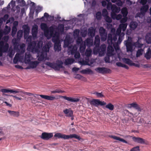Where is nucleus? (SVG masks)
Instances as JSON below:
<instances>
[{"mask_svg": "<svg viewBox=\"0 0 151 151\" xmlns=\"http://www.w3.org/2000/svg\"><path fill=\"white\" fill-rule=\"evenodd\" d=\"M8 112L10 115L18 117L19 116V113L18 111L8 110Z\"/></svg>", "mask_w": 151, "mask_h": 151, "instance_id": "ea45409f", "label": "nucleus"}, {"mask_svg": "<svg viewBox=\"0 0 151 151\" xmlns=\"http://www.w3.org/2000/svg\"><path fill=\"white\" fill-rule=\"evenodd\" d=\"M5 27L7 28H8V29H5L4 31V33L5 34L7 35L9 33V32H10V28H8V27L7 25H6L5 26Z\"/></svg>", "mask_w": 151, "mask_h": 151, "instance_id": "e2e57ef3", "label": "nucleus"}, {"mask_svg": "<svg viewBox=\"0 0 151 151\" xmlns=\"http://www.w3.org/2000/svg\"><path fill=\"white\" fill-rule=\"evenodd\" d=\"M99 48V49L101 55L103 54L106 50V46L104 44H102Z\"/></svg>", "mask_w": 151, "mask_h": 151, "instance_id": "7c9ffc66", "label": "nucleus"}, {"mask_svg": "<svg viewBox=\"0 0 151 151\" xmlns=\"http://www.w3.org/2000/svg\"><path fill=\"white\" fill-rule=\"evenodd\" d=\"M39 63L37 61H30L29 66L27 67V69L34 68L36 67Z\"/></svg>", "mask_w": 151, "mask_h": 151, "instance_id": "ddd939ff", "label": "nucleus"}, {"mask_svg": "<svg viewBox=\"0 0 151 151\" xmlns=\"http://www.w3.org/2000/svg\"><path fill=\"white\" fill-rule=\"evenodd\" d=\"M70 43V38L69 37H66L64 41V45L65 47H68Z\"/></svg>", "mask_w": 151, "mask_h": 151, "instance_id": "c9c22d12", "label": "nucleus"}, {"mask_svg": "<svg viewBox=\"0 0 151 151\" xmlns=\"http://www.w3.org/2000/svg\"><path fill=\"white\" fill-rule=\"evenodd\" d=\"M81 73L84 74H89L93 73V71L90 69L87 68L81 71Z\"/></svg>", "mask_w": 151, "mask_h": 151, "instance_id": "4c0bfd02", "label": "nucleus"}, {"mask_svg": "<svg viewBox=\"0 0 151 151\" xmlns=\"http://www.w3.org/2000/svg\"><path fill=\"white\" fill-rule=\"evenodd\" d=\"M13 43L14 45V49L15 50H18V49H19L18 48L19 45L18 44L16 40L14 42H13Z\"/></svg>", "mask_w": 151, "mask_h": 151, "instance_id": "0e129e2a", "label": "nucleus"}, {"mask_svg": "<svg viewBox=\"0 0 151 151\" xmlns=\"http://www.w3.org/2000/svg\"><path fill=\"white\" fill-rule=\"evenodd\" d=\"M9 47V44L6 42L4 43V42L3 41H1L0 42V48H2L4 49V51L7 52Z\"/></svg>", "mask_w": 151, "mask_h": 151, "instance_id": "2eb2a0df", "label": "nucleus"}, {"mask_svg": "<svg viewBox=\"0 0 151 151\" xmlns=\"http://www.w3.org/2000/svg\"><path fill=\"white\" fill-rule=\"evenodd\" d=\"M20 55L21 54L17 53L16 54L15 57L13 59V63L14 64H17L19 60L20 59Z\"/></svg>", "mask_w": 151, "mask_h": 151, "instance_id": "a19ab883", "label": "nucleus"}, {"mask_svg": "<svg viewBox=\"0 0 151 151\" xmlns=\"http://www.w3.org/2000/svg\"><path fill=\"white\" fill-rule=\"evenodd\" d=\"M95 70L97 72L102 74L110 73L111 70L105 67H98L95 68Z\"/></svg>", "mask_w": 151, "mask_h": 151, "instance_id": "7ed1b4c3", "label": "nucleus"}, {"mask_svg": "<svg viewBox=\"0 0 151 151\" xmlns=\"http://www.w3.org/2000/svg\"><path fill=\"white\" fill-rule=\"evenodd\" d=\"M105 107L111 111L113 110L114 108V106L111 103H109L106 105Z\"/></svg>", "mask_w": 151, "mask_h": 151, "instance_id": "49530a36", "label": "nucleus"}, {"mask_svg": "<svg viewBox=\"0 0 151 151\" xmlns=\"http://www.w3.org/2000/svg\"><path fill=\"white\" fill-rule=\"evenodd\" d=\"M112 37L111 34H109L108 35L107 37V42L108 44H110L112 43Z\"/></svg>", "mask_w": 151, "mask_h": 151, "instance_id": "c03bdc74", "label": "nucleus"}, {"mask_svg": "<svg viewBox=\"0 0 151 151\" xmlns=\"http://www.w3.org/2000/svg\"><path fill=\"white\" fill-rule=\"evenodd\" d=\"M17 27H12L11 33V35L13 37L15 35L17 32Z\"/></svg>", "mask_w": 151, "mask_h": 151, "instance_id": "4d7b16f0", "label": "nucleus"}, {"mask_svg": "<svg viewBox=\"0 0 151 151\" xmlns=\"http://www.w3.org/2000/svg\"><path fill=\"white\" fill-rule=\"evenodd\" d=\"M104 19L105 21L108 23H111L112 22L111 18L109 17L108 15L104 17Z\"/></svg>", "mask_w": 151, "mask_h": 151, "instance_id": "bf43d9fd", "label": "nucleus"}, {"mask_svg": "<svg viewBox=\"0 0 151 151\" xmlns=\"http://www.w3.org/2000/svg\"><path fill=\"white\" fill-rule=\"evenodd\" d=\"M58 29L59 32H63L64 30V25L63 24H59L58 26Z\"/></svg>", "mask_w": 151, "mask_h": 151, "instance_id": "603ef678", "label": "nucleus"}, {"mask_svg": "<svg viewBox=\"0 0 151 151\" xmlns=\"http://www.w3.org/2000/svg\"><path fill=\"white\" fill-rule=\"evenodd\" d=\"M24 29V39H26L28 35L29 32V28L27 24L23 26Z\"/></svg>", "mask_w": 151, "mask_h": 151, "instance_id": "4468645a", "label": "nucleus"}, {"mask_svg": "<svg viewBox=\"0 0 151 151\" xmlns=\"http://www.w3.org/2000/svg\"><path fill=\"white\" fill-rule=\"evenodd\" d=\"M127 26V24L126 23H122L119 25V28L121 30H122L123 31H125Z\"/></svg>", "mask_w": 151, "mask_h": 151, "instance_id": "37998d69", "label": "nucleus"}, {"mask_svg": "<svg viewBox=\"0 0 151 151\" xmlns=\"http://www.w3.org/2000/svg\"><path fill=\"white\" fill-rule=\"evenodd\" d=\"M92 52V50L90 49L86 50L85 52V55L88 57H90L91 55Z\"/></svg>", "mask_w": 151, "mask_h": 151, "instance_id": "8fccbe9b", "label": "nucleus"}, {"mask_svg": "<svg viewBox=\"0 0 151 151\" xmlns=\"http://www.w3.org/2000/svg\"><path fill=\"white\" fill-rule=\"evenodd\" d=\"M100 35L101 37V40L102 41L104 42L106 40L107 38V33L105 34H101Z\"/></svg>", "mask_w": 151, "mask_h": 151, "instance_id": "09e8293b", "label": "nucleus"}, {"mask_svg": "<svg viewBox=\"0 0 151 151\" xmlns=\"http://www.w3.org/2000/svg\"><path fill=\"white\" fill-rule=\"evenodd\" d=\"M49 47L48 46L45 45L43 47L42 50V52L46 54V52H49Z\"/></svg>", "mask_w": 151, "mask_h": 151, "instance_id": "a18cd8bd", "label": "nucleus"}, {"mask_svg": "<svg viewBox=\"0 0 151 151\" xmlns=\"http://www.w3.org/2000/svg\"><path fill=\"white\" fill-rule=\"evenodd\" d=\"M40 96L42 98L49 101H53L56 99L55 97L46 95H40Z\"/></svg>", "mask_w": 151, "mask_h": 151, "instance_id": "4be33fe9", "label": "nucleus"}, {"mask_svg": "<svg viewBox=\"0 0 151 151\" xmlns=\"http://www.w3.org/2000/svg\"><path fill=\"white\" fill-rule=\"evenodd\" d=\"M98 47V48L95 47H94L93 50V52L95 54H97L99 53V55H100L101 54L100 52L99 49V47Z\"/></svg>", "mask_w": 151, "mask_h": 151, "instance_id": "052dcab7", "label": "nucleus"}, {"mask_svg": "<svg viewBox=\"0 0 151 151\" xmlns=\"http://www.w3.org/2000/svg\"><path fill=\"white\" fill-rule=\"evenodd\" d=\"M149 8V6L147 4L143 6L140 9V14L142 15H145L148 10Z\"/></svg>", "mask_w": 151, "mask_h": 151, "instance_id": "f3484780", "label": "nucleus"}, {"mask_svg": "<svg viewBox=\"0 0 151 151\" xmlns=\"http://www.w3.org/2000/svg\"><path fill=\"white\" fill-rule=\"evenodd\" d=\"M0 91L3 93H7L10 92V93H21V91L20 89H18L17 90H14L12 89H2L0 90Z\"/></svg>", "mask_w": 151, "mask_h": 151, "instance_id": "f8f14e48", "label": "nucleus"}, {"mask_svg": "<svg viewBox=\"0 0 151 151\" xmlns=\"http://www.w3.org/2000/svg\"><path fill=\"white\" fill-rule=\"evenodd\" d=\"M145 57L147 60H149L151 58V50L150 48H148L147 52L145 53Z\"/></svg>", "mask_w": 151, "mask_h": 151, "instance_id": "58836bf2", "label": "nucleus"}, {"mask_svg": "<svg viewBox=\"0 0 151 151\" xmlns=\"http://www.w3.org/2000/svg\"><path fill=\"white\" fill-rule=\"evenodd\" d=\"M110 137L111 138H112L114 139L119 140L120 141L126 144H128V142H127L126 141L123 139L119 137L112 135L110 136Z\"/></svg>", "mask_w": 151, "mask_h": 151, "instance_id": "c85d7f7f", "label": "nucleus"}, {"mask_svg": "<svg viewBox=\"0 0 151 151\" xmlns=\"http://www.w3.org/2000/svg\"><path fill=\"white\" fill-rule=\"evenodd\" d=\"M86 45L88 46H91L93 45V40L89 38H88L85 41Z\"/></svg>", "mask_w": 151, "mask_h": 151, "instance_id": "e433bc0d", "label": "nucleus"}, {"mask_svg": "<svg viewBox=\"0 0 151 151\" xmlns=\"http://www.w3.org/2000/svg\"><path fill=\"white\" fill-rule=\"evenodd\" d=\"M146 42L148 43H151V33L150 32L147 34L145 36Z\"/></svg>", "mask_w": 151, "mask_h": 151, "instance_id": "f704fd0d", "label": "nucleus"}, {"mask_svg": "<svg viewBox=\"0 0 151 151\" xmlns=\"http://www.w3.org/2000/svg\"><path fill=\"white\" fill-rule=\"evenodd\" d=\"M95 34V29L93 27H90L88 29V35L93 38Z\"/></svg>", "mask_w": 151, "mask_h": 151, "instance_id": "6ab92c4d", "label": "nucleus"}, {"mask_svg": "<svg viewBox=\"0 0 151 151\" xmlns=\"http://www.w3.org/2000/svg\"><path fill=\"white\" fill-rule=\"evenodd\" d=\"M64 91H62L59 89H56L54 91H51V93L52 94L55 93H63L64 92Z\"/></svg>", "mask_w": 151, "mask_h": 151, "instance_id": "3c124183", "label": "nucleus"}, {"mask_svg": "<svg viewBox=\"0 0 151 151\" xmlns=\"http://www.w3.org/2000/svg\"><path fill=\"white\" fill-rule=\"evenodd\" d=\"M132 139L135 142L141 144H147V141L140 137H132Z\"/></svg>", "mask_w": 151, "mask_h": 151, "instance_id": "1a4fd4ad", "label": "nucleus"}, {"mask_svg": "<svg viewBox=\"0 0 151 151\" xmlns=\"http://www.w3.org/2000/svg\"><path fill=\"white\" fill-rule=\"evenodd\" d=\"M90 104L91 105L96 106L99 105L103 106L106 105V103L104 101H101L99 99H93L90 102Z\"/></svg>", "mask_w": 151, "mask_h": 151, "instance_id": "20e7f679", "label": "nucleus"}, {"mask_svg": "<svg viewBox=\"0 0 151 151\" xmlns=\"http://www.w3.org/2000/svg\"><path fill=\"white\" fill-rule=\"evenodd\" d=\"M114 50L113 47L111 46H109L107 48V54L110 56L113 55V52Z\"/></svg>", "mask_w": 151, "mask_h": 151, "instance_id": "c756f323", "label": "nucleus"}, {"mask_svg": "<svg viewBox=\"0 0 151 151\" xmlns=\"http://www.w3.org/2000/svg\"><path fill=\"white\" fill-rule=\"evenodd\" d=\"M54 137H57L58 138H63L65 139H68L70 138H74L76 139H78L79 140H80L81 138L80 137L76 134H70L69 135H66L65 134H63L61 133H57L55 134Z\"/></svg>", "mask_w": 151, "mask_h": 151, "instance_id": "f03ea898", "label": "nucleus"}, {"mask_svg": "<svg viewBox=\"0 0 151 151\" xmlns=\"http://www.w3.org/2000/svg\"><path fill=\"white\" fill-rule=\"evenodd\" d=\"M5 27L7 28H8V29H5L4 31V33L5 34L7 35L9 33V32H10V28H8V27L7 25H6L5 26Z\"/></svg>", "mask_w": 151, "mask_h": 151, "instance_id": "680f3d73", "label": "nucleus"}, {"mask_svg": "<svg viewBox=\"0 0 151 151\" xmlns=\"http://www.w3.org/2000/svg\"><path fill=\"white\" fill-rule=\"evenodd\" d=\"M138 25V24L135 21H132L131 22L129 26L131 29L132 30L135 29Z\"/></svg>", "mask_w": 151, "mask_h": 151, "instance_id": "473e14b6", "label": "nucleus"}, {"mask_svg": "<svg viewBox=\"0 0 151 151\" xmlns=\"http://www.w3.org/2000/svg\"><path fill=\"white\" fill-rule=\"evenodd\" d=\"M37 30L38 27L36 25L33 27L32 32L33 38H36L37 34Z\"/></svg>", "mask_w": 151, "mask_h": 151, "instance_id": "aec40b11", "label": "nucleus"}, {"mask_svg": "<svg viewBox=\"0 0 151 151\" xmlns=\"http://www.w3.org/2000/svg\"><path fill=\"white\" fill-rule=\"evenodd\" d=\"M101 14L100 12H98L96 14V18L98 20H100L101 18Z\"/></svg>", "mask_w": 151, "mask_h": 151, "instance_id": "13d9d810", "label": "nucleus"}, {"mask_svg": "<svg viewBox=\"0 0 151 151\" xmlns=\"http://www.w3.org/2000/svg\"><path fill=\"white\" fill-rule=\"evenodd\" d=\"M86 48V44L85 42L84 43L82 42L80 46V51L81 53H83L84 52L85 49Z\"/></svg>", "mask_w": 151, "mask_h": 151, "instance_id": "72a5a7b5", "label": "nucleus"}, {"mask_svg": "<svg viewBox=\"0 0 151 151\" xmlns=\"http://www.w3.org/2000/svg\"><path fill=\"white\" fill-rule=\"evenodd\" d=\"M54 49L55 51H59L61 50V47L60 41L54 43Z\"/></svg>", "mask_w": 151, "mask_h": 151, "instance_id": "cd10ccee", "label": "nucleus"}, {"mask_svg": "<svg viewBox=\"0 0 151 151\" xmlns=\"http://www.w3.org/2000/svg\"><path fill=\"white\" fill-rule=\"evenodd\" d=\"M100 43V38L99 35L95 36L94 42V45L96 47H99Z\"/></svg>", "mask_w": 151, "mask_h": 151, "instance_id": "393cba45", "label": "nucleus"}, {"mask_svg": "<svg viewBox=\"0 0 151 151\" xmlns=\"http://www.w3.org/2000/svg\"><path fill=\"white\" fill-rule=\"evenodd\" d=\"M60 97L63 98L64 99L68 101L73 102H78L79 99L76 98H73L70 97H67L66 96H61Z\"/></svg>", "mask_w": 151, "mask_h": 151, "instance_id": "9d476101", "label": "nucleus"}, {"mask_svg": "<svg viewBox=\"0 0 151 151\" xmlns=\"http://www.w3.org/2000/svg\"><path fill=\"white\" fill-rule=\"evenodd\" d=\"M127 107L129 108L134 107L138 111H141V109L140 108L138 104L135 103H132L128 104L127 105Z\"/></svg>", "mask_w": 151, "mask_h": 151, "instance_id": "dca6fc26", "label": "nucleus"}, {"mask_svg": "<svg viewBox=\"0 0 151 151\" xmlns=\"http://www.w3.org/2000/svg\"><path fill=\"white\" fill-rule=\"evenodd\" d=\"M52 41L54 43L59 41V37H53L52 39Z\"/></svg>", "mask_w": 151, "mask_h": 151, "instance_id": "774afa93", "label": "nucleus"}, {"mask_svg": "<svg viewBox=\"0 0 151 151\" xmlns=\"http://www.w3.org/2000/svg\"><path fill=\"white\" fill-rule=\"evenodd\" d=\"M31 56V54L29 52H26L25 53L24 57V60L26 63H28L30 61Z\"/></svg>", "mask_w": 151, "mask_h": 151, "instance_id": "2f4dec72", "label": "nucleus"}, {"mask_svg": "<svg viewBox=\"0 0 151 151\" xmlns=\"http://www.w3.org/2000/svg\"><path fill=\"white\" fill-rule=\"evenodd\" d=\"M125 42L127 52H132L133 51V47L134 46L133 43H132L131 42L128 40L125 41Z\"/></svg>", "mask_w": 151, "mask_h": 151, "instance_id": "6e6552de", "label": "nucleus"}, {"mask_svg": "<svg viewBox=\"0 0 151 151\" xmlns=\"http://www.w3.org/2000/svg\"><path fill=\"white\" fill-rule=\"evenodd\" d=\"M53 134L52 133H47L44 132L42 133L40 137L45 140H48L50 138L52 137Z\"/></svg>", "mask_w": 151, "mask_h": 151, "instance_id": "423d86ee", "label": "nucleus"}, {"mask_svg": "<svg viewBox=\"0 0 151 151\" xmlns=\"http://www.w3.org/2000/svg\"><path fill=\"white\" fill-rule=\"evenodd\" d=\"M41 28L42 30L44 31L45 33L48 34L49 33V28H48L46 24L42 23L41 24Z\"/></svg>", "mask_w": 151, "mask_h": 151, "instance_id": "5701e85b", "label": "nucleus"}, {"mask_svg": "<svg viewBox=\"0 0 151 151\" xmlns=\"http://www.w3.org/2000/svg\"><path fill=\"white\" fill-rule=\"evenodd\" d=\"M44 53L43 52H41L40 55L38 58V60L39 61H43L44 60L45 57Z\"/></svg>", "mask_w": 151, "mask_h": 151, "instance_id": "864d4df0", "label": "nucleus"}, {"mask_svg": "<svg viewBox=\"0 0 151 151\" xmlns=\"http://www.w3.org/2000/svg\"><path fill=\"white\" fill-rule=\"evenodd\" d=\"M63 63L61 60H57L56 63L47 62L46 65L53 69L55 70H59L61 68L64 67L63 66Z\"/></svg>", "mask_w": 151, "mask_h": 151, "instance_id": "f257e3e1", "label": "nucleus"}, {"mask_svg": "<svg viewBox=\"0 0 151 151\" xmlns=\"http://www.w3.org/2000/svg\"><path fill=\"white\" fill-rule=\"evenodd\" d=\"M143 50L142 49H138L136 53V56L137 57H140L142 54Z\"/></svg>", "mask_w": 151, "mask_h": 151, "instance_id": "de8ad7c7", "label": "nucleus"}, {"mask_svg": "<svg viewBox=\"0 0 151 151\" xmlns=\"http://www.w3.org/2000/svg\"><path fill=\"white\" fill-rule=\"evenodd\" d=\"M79 33V30L78 29H75L73 35L74 36L78 37Z\"/></svg>", "mask_w": 151, "mask_h": 151, "instance_id": "69168bd1", "label": "nucleus"}, {"mask_svg": "<svg viewBox=\"0 0 151 151\" xmlns=\"http://www.w3.org/2000/svg\"><path fill=\"white\" fill-rule=\"evenodd\" d=\"M36 42L35 41H33L28 43V48L32 50L36 49Z\"/></svg>", "mask_w": 151, "mask_h": 151, "instance_id": "a211bd4d", "label": "nucleus"}, {"mask_svg": "<svg viewBox=\"0 0 151 151\" xmlns=\"http://www.w3.org/2000/svg\"><path fill=\"white\" fill-rule=\"evenodd\" d=\"M121 13L123 17H126L128 14L127 8L126 7L123 8L121 10Z\"/></svg>", "mask_w": 151, "mask_h": 151, "instance_id": "79ce46f5", "label": "nucleus"}, {"mask_svg": "<svg viewBox=\"0 0 151 151\" xmlns=\"http://www.w3.org/2000/svg\"><path fill=\"white\" fill-rule=\"evenodd\" d=\"M55 28L54 26H52L49 28V31L50 35L51 37H59V33L56 31L54 33Z\"/></svg>", "mask_w": 151, "mask_h": 151, "instance_id": "0eeeda50", "label": "nucleus"}, {"mask_svg": "<svg viewBox=\"0 0 151 151\" xmlns=\"http://www.w3.org/2000/svg\"><path fill=\"white\" fill-rule=\"evenodd\" d=\"M122 60L123 62L130 66H134L137 67H140L139 64L133 63L132 61L129 58H124L122 59Z\"/></svg>", "mask_w": 151, "mask_h": 151, "instance_id": "39448f33", "label": "nucleus"}, {"mask_svg": "<svg viewBox=\"0 0 151 151\" xmlns=\"http://www.w3.org/2000/svg\"><path fill=\"white\" fill-rule=\"evenodd\" d=\"M119 7H118L115 5L114 4L111 7V10L112 12L118 13L120 11Z\"/></svg>", "mask_w": 151, "mask_h": 151, "instance_id": "a878e982", "label": "nucleus"}, {"mask_svg": "<svg viewBox=\"0 0 151 151\" xmlns=\"http://www.w3.org/2000/svg\"><path fill=\"white\" fill-rule=\"evenodd\" d=\"M75 61V60L73 58H68L65 60L64 64L66 65H71Z\"/></svg>", "mask_w": 151, "mask_h": 151, "instance_id": "bb28decb", "label": "nucleus"}, {"mask_svg": "<svg viewBox=\"0 0 151 151\" xmlns=\"http://www.w3.org/2000/svg\"><path fill=\"white\" fill-rule=\"evenodd\" d=\"M63 112L65 114H66L65 115L66 116L68 117H71V120H72L73 119V112L72 110L66 109L63 111Z\"/></svg>", "mask_w": 151, "mask_h": 151, "instance_id": "9b49d317", "label": "nucleus"}, {"mask_svg": "<svg viewBox=\"0 0 151 151\" xmlns=\"http://www.w3.org/2000/svg\"><path fill=\"white\" fill-rule=\"evenodd\" d=\"M139 146H137L132 148L130 150V151H139Z\"/></svg>", "mask_w": 151, "mask_h": 151, "instance_id": "338daca9", "label": "nucleus"}, {"mask_svg": "<svg viewBox=\"0 0 151 151\" xmlns=\"http://www.w3.org/2000/svg\"><path fill=\"white\" fill-rule=\"evenodd\" d=\"M108 14L107 11L106 9H103L102 11V15L104 18L108 16Z\"/></svg>", "mask_w": 151, "mask_h": 151, "instance_id": "6e6d98bb", "label": "nucleus"}, {"mask_svg": "<svg viewBox=\"0 0 151 151\" xmlns=\"http://www.w3.org/2000/svg\"><path fill=\"white\" fill-rule=\"evenodd\" d=\"M25 44L24 43H22L20 45V49H18L17 51L18 53L21 55L24 53L25 51Z\"/></svg>", "mask_w": 151, "mask_h": 151, "instance_id": "b1692460", "label": "nucleus"}, {"mask_svg": "<svg viewBox=\"0 0 151 151\" xmlns=\"http://www.w3.org/2000/svg\"><path fill=\"white\" fill-rule=\"evenodd\" d=\"M99 32L100 35L101 34H105L107 32H106V30L103 27H101L99 30Z\"/></svg>", "mask_w": 151, "mask_h": 151, "instance_id": "5fc2aeb1", "label": "nucleus"}, {"mask_svg": "<svg viewBox=\"0 0 151 151\" xmlns=\"http://www.w3.org/2000/svg\"><path fill=\"white\" fill-rule=\"evenodd\" d=\"M140 39V38L138 37L137 41L136 42H133V45L135 47L141 48L143 45V44L141 42Z\"/></svg>", "mask_w": 151, "mask_h": 151, "instance_id": "412c9836", "label": "nucleus"}]
</instances>
